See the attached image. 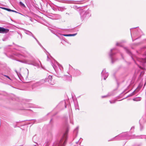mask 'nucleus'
Listing matches in <instances>:
<instances>
[{
  "instance_id": "nucleus-17",
  "label": "nucleus",
  "mask_w": 146,
  "mask_h": 146,
  "mask_svg": "<svg viewBox=\"0 0 146 146\" xmlns=\"http://www.w3.org/2000/svg\"><path fill=\"white\" fill-rule=\"evenodd\" d=\"M50 143L49 142H47L45 143L44 145V146H48L49 145Z\"/></svg>"
},
{
  "instance_id": "nucleus-7",
  "label": "nucleus",
  "mask_w": 146,
  "mask_h": 146,
  "mask_svg": "<svg viewBox=\"0 0 146 146\" xmlns=\"http://www.w3.org/2000/svg\"><path fill=\"white\" fill-rule=\"evenodd\" d=\"M144 136L143 135H137L135 136V135H133L131 137L130 139H140V138H143L144 137Z\"/></svg>"
},
{
  "instance_id": "nucleus-15",
  "label": "nucleus",
  "mask_w": 146,
  "mask_h": 146,
  "mask_svg": "<svg viewBox=\"0 0 146 146\" xmlns=\"http://www.w3.org/2000/svg\"><path fill=\"white\" fill-rule=\"evenodd\" d=\"M78 127H77L74 130V133H77L78 132Z\"/></svg>"
},
{
  "instance_id": "nucleus-23",
  "label": "nucleus",
  "mask_w": 146,
  "mask_h": 146,
  "mask_svg": "<svg viewBox=\"0 0 146 146\" xmlns=\"http://www.w3.org/2000/svg\"><path fill=\"white\" fill-rule=\"evenodd\" d=\"M3 76H5V77H7V78H9V79H10V78L8 76L5 75H4Z\"/></svg>"
},
{
  "instance_id": "nucleus-3",
  "label": "nucleus",
  "mask_w": 146,
  "mask_h": 146,
  "mask_svg": "<svg viewBox=\"0 0 146 146\" xmlns=\"http://www.w3.org/2000/svg\"><path fill=\"white\" fill-rule=\"evenodd\" d=\"M21 62L28 64H32L34 66H38V67H40L41 66V63L40 61H38L37 62H35L30 61L28 60H21Z\"/></svg>"
},
{
  "instance_id": "nucleus-18",
  "label": "nucleus",
  "mask_w": 146,
  "mask_h": 146,
  "mask_svg": "<svg viewBox=\"0 0 146 146\" xmlns=\"http://www.w3.org/2000/svg\"><path fill=\"white\" fill-rule=\"evenodd\" d=\"M64 9L63 8L59 7L58 8V10L61 11H63L64 10Z\"/></svg>"
},
{
  "instance_id": "nucleus-16",
  "label": "nucleus",
  "mask_w": 146,
  "mask_h": 146,
  "mask_svg": "<svg viewBox=\"0 0 146 146\" xmlns=\"http://www.w3.org/2000/svg\"><path fill=\"white\" fill-rule=\"evenodd\" d=\"M21 6L22 7H25V6L24 4L23 3L21 2H19Z\"/></svg>"
},
{
  "instance_id": "nucleus-28",
  "label": "nucleus",
  "mask_w": 146,
  "mask_h": 146,
  "mask_svg": "<svg viewBox=\"0 0 146 146\" xmlns=\"http://www.w3.org/2000/svg\"><path fill=\"white\" fill-rule=\"evenodd\" d=\"M34 146H38V144L37 143H36V144L34 145Z\"/></svg>"
},
{
  "instance_id": "nucleus-34",
  "label": "nucleus",
  "mask_w": 146,
  "mask_h": 146,
  "mask_svg": "<svg viewBox=\"0 0 146 146\" xmlns=\"http://www.w3.org/2000/svg\"><path fill=\"white\" fill-rule=\"evenodd\" d=\"M65 108H66V106H65Z\"/></svg>"
},
{
  "instance_id": "nucleus-11",
  "label": "nucleus",
  "mask_w": 146,
  "mask_h": 146,
  "mask_svg": "<svg viewBox=\"0 0 146 146\" xmlns=\"http://www.w3.org/2000/svg\"><path fill=\"white\" fill-rule=\"evenodd\" d=\"M17 55L19 57L21 58H22V57H26L27 56V55H26V54H18Z\"/></svg>"
},
{
  "instance_id": "nucleus-4",
  "label": "nucleus",
  "mask_w": 146,
  "mask_h": 146,
  "mask_svg": "<svg viewBox=\"0 0 146 146\" xmlns=\"http://www.w3.org/2000/svg\"><path fill=\"white\" fill-rule=\"evenodd\" d=\"M102 76L104 77V79L106 80V78L108 77V74L107 72H106V71L105 69H104L102 72Z\"/></svg>"
},
{
  "instance_id": "nucleus-12",
  "label": "nucleus",
  "mask_w": 146,
  "mask_h": 146,
  "mask_svg": "<svg viewBox=\"0 0 146 146\" xmlns=\"http://www.w3.org/2000/svg\"><path fill=\"white\" fill-rule=\"evenodd\" d=\"M141 100V98L140 97H137L134 98L133 100L134 101H140Z\"/></svg>"
},
{
  "instance_id": "nucleus-24",
  "label": "nucleus",
  "mask_w": 146,
  "mask_h": 146,
  "mask_svg": "<svg viewBox=\"0 0 146 146\" xmlns=\"http://www.w3.org/2000/svg\"><path fill=\"white\" fill-rule=\"evenodd\" d=\"M134 126H133L131 128V130H133V131H134Z\"/></svg>"
},
{
  "instance_id": "nucleus-1",
  "label": "nucleus",
  "mask_w": 146,
  "mask_h": 146,
  "mask_svg": "<svg viewBox=\"0 0 146 146\" xmlns=\"http://www.w3.org/2000/svg\"><path fill=\"white\" fill-rule=\"evenodd\" d=\"M51 85H53L54 84V81L52 80V76H49L48 77L46 78L45 79H42L40 80L38 82H37L33 84V86L34 87L38 86H40V84H44L45 82H47Z\"/></svg>"
},
{
  "instance_id": "nucleus-5",
  "label": "nucleus",
  "mask_w": 146,
  "mask_h": 146,
  "mask_svg": "<svg viewBox=\"0 0 146 146\" xmlns=\"http://www.w3.org/2000/svg\"><path fill=\"white\" fill-rule=\"evenodd\" d=\"M9 30L5 29L3 27H0V33H7L9 32Z\"/></svg>"
},
{
  "instance_id": "nucleus-20",
  "label": "nucleus",
  "mask_w": 146,
  "mask_h": 146,
  "mask_svg": "<svg viewBox=\"0 0 146 146\" xmlns=\"http://www.w3.org/2000/svg\"><path fill=\"white\" fill-rule=\"evenodd\" d=\"M110 102L111 104L114 103L115 102V100H113V101H110Z\"/></svg>"
},
{
  "instance_id": "nucleus-25",
  "label": "nucleus",
  "mask_w": 146,
  "mask_h": 146,
  "mask_svg": "<svg viewBox=\"0 0 146 146\" xmlns=\"http://www.w3.org/2000/svg\"><path fill=\"white\" fill-rule=\"evenodd\" d=\"M16 72L17 75L18 76V77L19 78V76L20 75V74L19 73H18L16 71H15Z\"/></svg>"
},
{
  "instance_id": "nucleus-26",
  "label": "nucleus",
  "mask_w": 146,
  "mask_h": 146,
  "mask_svg": "<svg viewBox=\"0 0 146 146\" xmlns=\"http://www.w3.org/2000/svg\"><path fill=\"white\" fill-rule=\"evenodd\" d=\"M1 8L2 9H4L5 10H6V8L3 7H1Z\"/></svg>"
},
{
  "instance_id": "nucleus-2",
  "label": "nucleus",
  "mask_w": 146,
  "mask_h": 146,
  "mask_svg": "<svg viewBox=\"0 0 146 146\" xmlns=\"http://www.w3.org/2000/svg\"><path fill=\"white\" fill-rule=\"evenodd\" d=\"M68 131H66L64 134L62 138L60 141H56L54 142L53 146H64L67 138Z\"/></svg>"
},
{
  "instance_id": "nucleus-13",
  "label": "nucleus",
  "mask_w": 146,
  "mask_h": 146,
  "mask_svg": "<svg viewBox=\"0 0 146 146\" xmlns=\"http://www.w3.org/2000/svg\"><path fill=\"white\" fill-rule=\"evenodd\" d=\"M137 92V91L136 90H134L133 92L130 94L129 95V96H132L134 95L135 94V92Z\"/></svg>"
},
{
  "instance_id": "nucleus-8",
  "label": "nucleus",
  "mask_w": 146,
  "mask_h": 146,
  "mask_svg": "<svg viewBox=\"0 0 146 146\" xmlns=\"http://www.w3.org/2000/svg\"><path fill=\"white\" fill-rule=\"evenodd\" d=\"M143 85V83L142 82H141L139 83L138 86L136 89V90L137 91V92H138L140 90Z\"/></svg>"
},
{
  "instance_id": "nucleus-30",
  "label": "nucleus",
  "mask_w": 146,
  "mask_h": 146,
  "mask_svg": "<svg viewBox=\"0 0 146 146\" xmlns=\"http://www.w3.org/2000/svg\"><path fill=\"white\" fill-rule=\"evenodd\" d=\"M116 45L117 46H119V43H117L116 44Z\"/></svg>"
},
{
  "instance_id": "nucleus-35",
  "label": "nucleus",
  "mask_w": 146,
  "mask_h": 146,
  "mask_svg": "<svg viewBox=\"0 0 146 146\" xmlns=\"http://www.w3.org/2000/svg\"><path fill=\"white\" fill-rule=\"evenodd\" d=\"M145 83L144 84V86H145Z\"/></svg>"
},
{
  "instance_id": "nucleus-22",
  "label": "nucleus",
  "mask_w": 146,
  "mask_h": 146,
  "mask_svg": "<svg viewBox=\"0 0 146 146\" xmlns=\"http://www.w3.org/2000/svg\"><path fill=\"white\" fill-rule=\"evenodd\" d=\"M52 65L53 68H54V69L56 71V66L54 65V64H52Z\"/></svg>"
},
{
  "instance_id": "nucleus-27",
  "label": "nucleus",
  "mask_w": 146,
  "mask_h": 146,
  "mask_svg": "<svg viewBox=\"0 0 146 146\" xmlns=\"http://www.w3.org/2000/svg\"><path fill=\"white\" fill-rule=\"evenodd\" d=\"M108 96L107 95H106V96H102V98H105V97H108Z\"/></svg>"
},
{
  "instance_id": "nucleus-29",
  "label": "nucleus",
  "mask_w": 146,
  "mask_h": 146,
  "mask_svg": "<svg viewBox=\"0 0 146 146\" xmlns=\"http://www.w3.org/2000/svg\"><path fill=\"white\" fill-rule=\"evenodd\" d=\"M12 10H11V9H8V11H12Z\"/></svg>"
},
{
  "instance_id": "nucleus-9",
  "label": "nucleus",
  "mask_w": 146,
  "mask_h": 146,
  "mask_svg": "<svg viewBox=\"0 0 146 146\" xmlns=\"http://www.w3.org/2000/svg\"><path fill=\"white\" fill-rule=\"evenodd\" d=\"M115 49L114 48H113L111 50L109 54L111 58V62L113 63V58L112 57V56L114 54L112 53V51L113 50Z\"/></svg>"
},
{
  "instance_id": "nucleus-19",
  "label": "nucleus",
  "mask_w": 146,
  "mask_h": 146,
  "mask_svg": "<svg viewBox=\"0 0 146 146\" xmlns=\"http://www.w3.org/2000/svg\"><path fill=\"white\" fill-rule=\"evenodd\" d=\"M126 51L127 53H128L129 54H131L130 52L129 51V50L128 49H127V48H126Z\"/></svg>"
},
{
  "instance_id": "nucleus-33",
  "label": "nucleus",
  "mask_w": 146,
  "mask_h": 146,
  "mask_svg": "<svg viewBox=\"0 0 146 146\" xmlns=\"http://www.w3.org/2000/svg\"><path fill=\"white\" fill-rule=\"evenodd\" d=\"M145 55L146 56V52L145 53Z\"/></svg>"
},
{
  "instance_id": "nucleus-21",
  "label": "nucleus",
  "mask_w": 146,
  "mask_h": 146,
  "mask_svg": "<svg viewBox=\"0 0 146 146\" xmlns=\"http://www.w3.org/2000/svg\"><path fill=\"white\" fill-rule=\"evenodd\" d=\"M12 12H15V13H18L19 14H21V15H22L20 13H19V12H17V11H15L13 10H12Z\"/></svg>"
},
{
  "instance_id": "nucleus-31",
  "label": "nucleus",
  "mask_w": 146,
  "mask_h": 146,
  "mask_svg": "<svg viewBox=\"0 0 146 146\" xmlns=\"http://www.w3.org/2000/svg\"><path fill=\"white\" fill-rule=\"evenodd\" d=\"M140 145H141L140 144H139L137 145L136 146H140Z\"/></svg>"
},
{
  "instance_id": "nucleus-6",
  "label": "nucleus",
  "mask_w": 146,
  "mask_h": 146,
  "mask_svg": "<svg viewBox=\"0 0 146 146\" xmlns=\"http://www.w3.org/2000/svg\"><path fill=\"white\" fill-rule=\"evenodd\" d=\"M137 61L140 62L142 64L146 62V59L145 58H137Z\"/></svg>"
},
{
  "instance_id": "nucleus-32",
  "label": "nucleus",
  "mask_w": 146,
  "mask_h": 146,
  "mask_svg": "<svg viewBox=\"0 0 146 146\" xmlns=\"http://www.w3.org/2000/svg\"><path fill=\"white\" fill-rule=\"evenodd\" d=\"M9 9H8V8H6V10L8 11V10Z\"/></svg>"
},
{
  "instance_id": "nucleus-10",
  "label": "nucleus",
  "mask_w": 146,
  "mask_h": 146,
  "mask_svg": "<svg viewBox=\"0 0 146 146\" xmlns=\"http://www.w3.org/2000/svg\"><path fill=\"white\" fill-rule=\"evenodd\" d=\"M27 34H29V35H31L32 34L33 35V37L36 40V41L37 42L38 44L40 46H41V45L39 43V42H38V41L37 40L34 36L32 34V33L30 32L29 31H27V33H26Z\"/></svg>"
},
{
  "instance_id": "nucleus-14",
  "label": "nucleus",
  "mask_w": 146,
  "mask_h": 146,
  "mask_svg": "<svg viewBox=\"0 0 146 146\" xmlns=\"http://www.w3.org/2000/svg\"><path fill=\"white\" fill-rule=\"evenodd\" d=\"M76 35V34H68V35H64V36H74Z\"/></svg>"
}]
</instances>
